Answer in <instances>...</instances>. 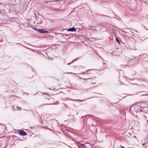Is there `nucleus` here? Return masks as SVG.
<instances>
[{"label": "nucleus", "mask_w": 148, "mask_h": 148, "mask_svg": "<svg viewBox=\"0 0 148 148\" xmlns=\"http://www.w3.org/2000/svg\"><path fill=\"white\" fill-rule=\"evenodd\" d=\"M141 103L137 102L131 106L129 108V111L131 114L137 115V113L143 111L142 107L141 106Z\"/></svg>", "instance_id": "nucleus-1"}, {"label": "nucleus", "mask_w": 148, "mask_h": 148, "mask_svg": "<svg viewBox=\"0 0 148 148\" xmlns=\"http://www.w3.org/2000/svg\"><path fill=\"white\" fill-rule=\"evenodd\" d=\"M34 28L35 30L38 31V32L41 33L43 34L49 32L45 31L43 29H39L38 30H36L37 29H36L35 27H34Z\"/></svg>", "instance_id": "nucleus-2"}, {"label": "nucleus", "mask_w": 148, "mask_h": 148, "mask_svg": "<svg viewBox=\"0 0 148 148\" xmlns=\"http://www.w3.org/2000/svg\"><path fill=\"white\" fill-rule=\"evenodd\" d=\"M19 134L22 136H25L27 134V133L24 131L20 130Z\"/></svg>", "instance_id": "nucleus-3"}, {"label": "nucleus", "mask_w": 148, "mask_h": 148, "mask_svg": "<svg viewBox=\"0 0 148 148\" xmlns=\"http://www.w3.org/2000/svg\"><path fill=\"white\" fill-rule=\"evenodd\" d=\"M76 29L74 28L73 27H72L69 28L67 29V31L68 32H74L76 30Z\"/></svg>", "instance_id": "nucleus-4"}, {"label": "nucleus", "mask_w": 148, "mask_h": 148, "mask_svg": "<svg viewBox=\"0 0 148 148\" xmlns=\"http://www.w3.org/2000/svg\"><path fill=\"white\" fill-rule=\"evenodd\" d=\"M70 100H71V101H84V100H81L80 99H77V100H72L71 99H70Z\"/></svg>", "instance_id": "nucleus-5"}, {"label": "nucleus", "mask_w": 148, "mask_h": 148, "mask_svg": "<svg viewBox=\"0 0 148 148\" xmlns=\"http://www.w3.org/2000/svg\"><path fill=\"white\" fill-rule=\"evenodd\" d=\"M78 59V58H75V59H74V60H73L71 62L72 63H73L76 61Z\"/></svg>", "instance_id": "nucleus-6"}, {"label": "nucleus", "mask_w": 148, "mask_h": 148, "mask_svg": "<svg viewBox=\"0 0 148 148\" xmlns=\"http://www.w3.org/2000/svg\"><path fill=\"white\" fill-rule=\"evenodd\" d=\"M17 109L18 110H21V108L18 106H17Z\"/></svg>", "instance_id": "nucleus-7"}, {"label": "nucleus", "mask_w": 148, "mask_h": 148, "mask_svg": "<svg viewBox=\"0 0 148 148\" xmlns=\"http://www.w3.org/2000/svg\"><path fill=\"white\" fill-rule=\"evenodd\" d=\"M116 41L118 43H119V39H118V38H116Z\"/></svg>", "instance_id": "nucleus-8"}, {"label": "nucleus", "mask_w": 148, "mask_h": 148, "mask_svg": "<svg viewBox=\"0 0 148 148\" xmlns=\"http://www.w3.org/2000/svg\"><path fill=\"white\" fill-rule=\"evenodd\" d=\"M80 145H81L82 146V147L84 148H85L86 147V146L84 144H81Z\"/></svg>", "instance_id": "nucleus-9"}, {"label": "nucleus", "mask_w": 148, "mask_h": 148, "mask_svg": "<svg viewBox=\"0 0 148 148\" xmlns=\"http://www.w3.org/2000/svg\"><path fill=\"white\" fill-rule=\"evenodd\" d=\"M51 89V90H54L55 89V88L54 87H51V88L50 89Z\"/></svg>", "instance_id": "nucleus-10"}, {"label": "nucleus", "mask_w": 148, "mask_h": 148, "mask_svg": "<svg viewBox=\"0 0 148 148\" xmlns=\"http://www.w3.org/2000/svg\"><path fill=\"white\" fill-rule=\"evenodd\" d=\"M71 63H72V62H70L67 64L68 65H69L71 64Z\"/></svg>", "instance_id": "nucleus-11"}, {"label": "nucleus", "mask_w": 148, "mask_h": 148, "mask_svg": "<svg viewBox=\"0 0 148 148\" xmlns=\"http://www.w3.org/2000/svg\"><path fill=\"white\" fill-rule=\"evenodd\" d=\"M121 148H125V147L121 145Z\"/></svg>", "instance_id": "nucleus-12"}, {"label": "nucleus", "mask_w": 148, "mask_h": 148, "mask_svg": "<svg viewBox=\"0 0 148 148\" xmlns=\"http://www.w3.org/2000/svg\"><path fill=\"white\" fill-rule=\"evenodd\" d=\"M142 143L143 146H144L145 145V144L143 143Z\"/></svg>", "instance_id": "nucleus-13"}, {"label": "nucleus", "mask_w": 148, "mask_h": 148, "mask_svg": "<svg viewBox=\"0 0 148 148\" xmlns=\"http://www.w3.org/2000/svg\"><path fill=\"white\" fill-rule=\"evenodd\" d=\"M64 35L65 36H67V34H64Z\"/></svg>", "instance_id": "nucleus-14"}, {"label": "nucleus", "mask_w": 148, "mask_h": 148, "mask_svg": "<svg viewBox=\"0 0 148 148\" xmlns=\"http://www.w3.org/2000/svg\"><path fill=\"white\" fill-rule=\"evenodd\" d=\"M90 27H93L92 25H89Z\"/></svg>", "instance_id": "nucleus-15"}, {"label": "nucleus", "mask_w": 148, "mask_h": 148, "mask_svg": "<svg viewBox=\"0 0 148 148\" xmlns=\"http://www.w3.org/2000/svg\"><path fill=\"white\" fill-rule=\"evenodd\" d=\"M90 79V78H87V79H84V80H86V79Z\"/></svg>", "instance_id": "nucleus-16"}, {"label": "nucleus", "mask_w": 148, "mask_h": 148, "mask_svg": "<svg viewBox=\"0 0 148 148\" xmlns=\"http://www.w3.org/2000/svg\"><path fill=\"white\" fill-rule=\"evenodd\" d=\"M49 2V1H47L46 2V3H47V2Z\"/></svg>", "instance_id": "nucleus-17"}, {"label": "nucleus", "mask_w": 148, "mask_h": 148, "mask_svg": "<svg viewBox=\"0 0 148 148\" xmlns=\"http://www.w3.org/2000/svg\"><path fill=\"white\" fill-rule=\"evenodd\" d=\"M58 0H56L55 1H58Z\"/></svg>", "instance_id": "nucleus-18"}, {"label": "nucleus", "mask_w": 148, "mask_h": 148, "mask_svg": "<svg viewBox=\"0 0 148 148\" xmlns=\"http://www.w3.org/2000/svg\"><path fill=\"white\" fill-rule=\"evenodd\" d=\"M93 84H95V83H94Z\"/></svg>", "instance_id": "nucleus-19"}, {"label": "nucleus", "mask_w": 148, "mask_h": 148, "mask_svg": "<svg viewBox=\"0 0 148 148\" xmlns=\"http://www.w3.org/2000/svg\"><path fill=\"white\" fill-rule=\"evenodd\" d=\"M83 116H82V118H83Z\"/></svg>", "instance_id": "nucleus-20"}, {"label": "nucleus", "mask_w": 148, "mask_h": 148, "mask_svg": "<svg viewBox=\"0 0 148 148\" xmlns=\"http://www.w3.org/2000/svg\"><path fill=\"white\" fill-rule=\"evenodd\" d=\"M78 148H80L79 147H78Z\"/></svg>", "instance_id": "nucleus-21"}, {"label": "nucleus", "mask_w": 148, "mask_h": 148, "mask_svg": "<svg viewBox=\"0 0 148 148\" xmlns=\"http://www.w3.org/2000/svg\"><path fill=\"white\" fill-rule=\"evenodd\" d=\"M147 56L148 57V55H147Z\"/></svg>", "instance_id": "nucleus-22"}]
</instances>
